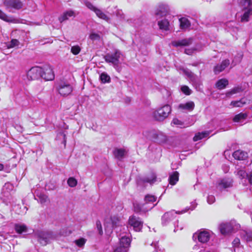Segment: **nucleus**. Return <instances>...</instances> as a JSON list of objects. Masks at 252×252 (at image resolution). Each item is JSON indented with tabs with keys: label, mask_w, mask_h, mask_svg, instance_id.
Segmentation results:
<instances>
[{
	"label": "nucleus",
	"mask_w": 252,
	"mask_h": 252,
	"mask_svg": "<svg viewBox=\"0 0 252 252\" xmlns=\"http://www.w3.org/2000/svg\"><path fill=\"white\" fill-rule=\"evenodd\" d=\"M241 21L247 22L252 15V0H243L241 2Z\"/></svg>",
	"instance_id": "nucleus-1"
},
{
	"label": "nucleus",
	"mask_w": 252,
	"mask_h": 252,
	"mask_svg": "<svg viewBox=\"0 0 252 252\" xmlns=\"http://www.w3.org/2000/svg\"><path fill=\"white\" fill-rule=\"evenodd\" d=\"M156 199L157 197L154 195H146L144 198L145 203L142 205L134 206V211L137 212H146L151 210L157 204L152 205V203L156 201Z\"/></svg>",
	"instance_id": "nucleus-2"
},
{
	"label": "nucleus",
	"mask_w": 252,
	"mask_h": 252,
	"mask_svg": "<svg viewBox=\"0 0 252 252\" xmlns=\"http://www.w3.org/2000/svg\"><path fill=\"white\" fill-rule=\"evenodd\" d=\"M105 61L111 63L114 67H117L123 60V55L119 50H115L113 53L107 54L104 57Z\"/></svg>",
	"instance_id": "nucleus-3"
},
{
	"label": "nucleus",
	"mask_w": 252,
	"mask_h": 252,
	"mask_svg": "<svg viewBox=\"0 0 252 252\" xmlns=\"http://www.w3.org/2000/svg\"><path fill=\"white\" fill-rule=\"evenodd\" d=\"M240 225L236 223L235 220H231L229 222L223 223L220 225L219 229L223 235H228L234 233L239 229Z\"/></svg>",
	"instance_id": "nucleus-4"
},
{
	"label": "nucleus",
	"mask_w": 252,
	"mask_h": 252,
	"mask_svg": "<svg viewBox=\"0 0 252 252\" xmlns=\"http://www.w3.org/2000/svg\"><path fill=\"white\" fill-rule=\"evenodd\" d=\"M171 111L170 106L168 104L164 105L155 110L153 113V116L157 121H162L168 117Z\"/></svg>",
	"instance_id": "nucleus-5"
},
{
	"label": "nucleus",
	"mask_w": 252,
	"mask_h": 252,
	"mask_svg": "<svg viewBox=\"0 0 252 252\" xmlns=\"http://www.w3.org/2000/svg\"><path fill=\"white\" fill-rule=\"evenodd\" d=\"M119 219L116 216L111 217L105 220L104 225L107 234H111L113 229L118 227L120 225Z\"/></svg>",
	"instance_id": "nucleus-6"
},
{
	"label": "nucleus",
	"mask_w": 252,
	"mask_h": 252,
	"mask_svg": "<svg viewBox=\"0 0 252 252\" xmlns=\"http://www.w3.org/2000/svg\"><path fill=\"white\" fill-rule=\"evenodd\" d=\"M3 3L5 9L9 11L19 10L23 7V3L20 0H3Z\"/></svg>",
	"instance_id": "nucleus-7"
},
{
	"label": "nucleus",
	"mask_w": 252,
	"mask_h": 252,
	"mask_svg": "<svg viewBox=\"0 0 252 252\" xmlns=\"http://www.w3.org/2000/svg\"><path fill=\"white\" fill-rule=\"evenodd\" d=\"M213 233L209 230L202 229L198 231L194 235H195L199 242L205 244L207 243L212 237Z\"/></svg>",
	"instance_id": "nucleus-8"
},
{
	"label": "nucleus",
	"mask_w": 252,
	"mask_h": 252,
	"mask_svg": "<svg viewBox=\"0 0 252 252\" xmlns=\"http://www.w3.org/2000/svg\"><path fill=\"white\" fill-rule=\"evenodd\" d=\"M59 94L63 96H66L72 92V86L67 82L61 81L57 86Z\"/></svg>",
	"instance_id": "nucleus-9"
},
{
	"label": "nucleus",
	"mask_w": 252,
	"mask_h": 252,
	"mask_svg": "<svg viewBox=\"0 0 252 252\" xmlns=\"http://www.w3.org/2000/svg\"><path fill=\"white\" fill-rule=\"evenodd\" d=\"M35 235L39 242L42 245H46L50 241L54 238L51 232L37 231Z\"/></svg>",
	"instance_id": "nucleus-10"
},
{
	"label": "nucleus",
	"mask_w": 252,
	"mask_h": 252,
	"mask_svg": "<svg viewBox=\"0 0 252 252\" xmlns=\"http://www.w3.org/2000/svg\"><path fill=\"white\" fill-rule=\"evenodd\" d=\"M143 222L139 217L132 216L129 218L128 224L135 231H140L143 227Z\"/></svg>",
	"instance_id": "nucleus-11"
},
{
	"label": "nucleus",
	"mask_w": 252,
	"mask_h": 252,
	"mask_svg": "<svg viewBox=\"0 0 252 252\" xmlns=\"http://www.w3.org/2000/svg\"><path fill=\"white\" fill-rule=\"evenodd\" d=\"M84 4L89 9L93 11L98 17L106 22H108L109 21V17L103 12L102 10L94 6L91 2L86 0L84 1Z\"/></svg>",
	"instance_id": "nucleus-12"
},
{
	"label": "nucleus",
	"mask_w": 252,
	"mask_h": 252,
	"mask_svg": "<svg viewBox=\"0 0 252 252\" xmlns=\"http://www.w3.org/2000/svg\"><path fill=\"white\" fill-rule=\"evenodd\" d=\"M42 68L39 66H34L29 69L27 72V77L29 80H34L41 77Z\"/></svg>",
	"instance_id": "nucleus-13"
},
{
	"label": "nucleus",
	"mask_w": 252,
	"mask_h": 252,
	"mask_svg": "<svg viewBox=\"0 0 252 252\" xmlns=\"http://www.w3.org/2000/svg\"><path fill=\"white\" fill-rule=\"evenodd\" d=\"M180 70L190 79L196 88H197V86L199 87L200 86L201 84L200 80L190 70L184 67L181 68Z\"/></svg>",
	"instance_id": "nucleus-14"
},
{
	"label": "nucleus",
	"mask_w": 252,
	"mask_h": 252,
	"mask_svg": "<svg viewBox=\"0 0 252 252\" xmlns=\"http://www.w3.org/2000/svg\"><path fill=\"white\" fill-rule=\"evenodd\" d=\"M13 189V185L9 183L5 184L2 188V192L0 198L2 200L3 202L6 204L8 203V200L10 196V191L12 190Z\"/></svg>",
	"instance_id": "nucleus-15"
},
{
	"label": "nucleus",
	"mask_w": 252,
	"mask_h": 252,
	"mask_svg": "<svg viewBox=\"0 0 252 252\" xmlns=\"http://www.w3.org/2000/svg\"><path fill=\"white\" fill-rule=\"evenodd\" d=\"M178 214H181L182 213H181V212H175L174 210L164 213L161 218L162 224L163 225H168L175 218L176 215Z\"/></svg>",
	"instance_id": "nucleus-16"
},
{
	"label": "nucleus",
	"mask_w": 252,
	"mask_h": 252,
	"mask_svg": "<svg viewBox=\"0 0 252 252\" xmlns=\"http://www.w3.org/2000/svg\"><path fill=\"white\" fill-rule=\"evenodd\" d=\"M43 72L41 73V77L47 81L52 80L54 79L55 75L53 68L51 66L46 65L42 68Z\"/></svg>",
	"instance_id": "nucleus-17"
},
{
	"label": "nucleus",
	"mask_w": 252,
	"mask_h": 252,
	"mask_svg": "<svg viewBox=\"0 0 252 252\" xmlns=\"http://www.w3.org/2000/svg\"><path fill=\"white\" fill-rule=\"evenodd\" d=\"M233 180L231 178H223L219 182L218 188L219 189L222 190L230 188L232 186Z\"/></svg>",
	"instance_id": "nucleus-18"
},
{
	"label": "nucleus",
	"mask_w": 252,
	"mask_h": 252,
	"mask_svg": "<svg viewBox=\"0 0 252 252\" xmlns=\"http://www.w3.org/2000/svg\"><path fill=\"white\" fill-rule=\"evenodd\" d=\"M169 7L165 4H160L156 11L155 15L158 19L160 17H163L166 15L169 12Z\"/></svg>",
	"instance_id": "nucleus-19"
},
{
	"label": "nucleus",
	"mask_w": 252,
	"mask_h": 252,
	"mask_svg": "<svg viewBox=\"0 0 252 252\" xmlns=\"http://www.w3.org/2000/svg\"><path fill=\"white\" fill-rule=\"evenodd\" d=\"M76 14L74 11L72 10H66L63 13V14L59 17V21L60 23L68 20L70 18H74Z\"/></svg>",
	"instance_id": "nucleus-20"
},
{
	"label": "nucleus",
	"mask_w": 252,
	"mask_h": 252,
	"mask_svg": "<svg viewBox=\"0 0 252 252\" xmlns=\"http://www.w3.org/2000/svg\"><path fill=\"white\" fill-rule=\"evenodd\" d=\"M230 64L229 60L223 61L220 64H217L214 67V71L216 74H219L227 67Z\"/></svg>",
	"instance_id": "nucleus-21"
},
{
	"label": "nucleus",
	"mask_w": 252,
	"mask_h": 252,
	"mask_svg": "<svg viewBox=\"0 0 252 252\" xmlns=\"http://www.w3.org/2000/svg\"><path fill=\"white\" fill-rule=\"evenodd\" d=\"M192 42V38H189L183 39L182 40H178V41H174L172 42V44L173 46L175 47L178 46H188L191 44Z\"/></svg>",
	"instance_id": "nucleus-22"
},
{
	"label": "nucleus",
	"mask_w": 252,
	"mask_h": 252,
	"mask_svg": "<svg viewBox=\"0 0 252 252\" xmlns=\"http://www.w3.org/2000/svg\"><path fill=\"white\" fill-rule=\"evenodd\" d=\"M233 157L235 159L238 160H245L248 156L247 153L239 150L233 153Z\"/></svg>",
	"instance_id": "nucleus-23"
},
{
	"label": "nucleus",
	"mask_w": 252,
	"mask_h": 252,
	"mask_svg": "<svg viewBox=\"0 0 252 252\" xmlns=\"http://www.w3.org/2000/svg\"><path fill=\"white\" fill-rule=\"evenodd\" d=\"M119 240L120 243L119 246L123 247L128 250L130 244V238L126 236V235H124L119 238Z\"/></svg>",
	"instance_id": "nucleus-24"
},
{
	"label": "nucleus",
	"mask_w": 252,
	"mask_h": 252,
	"mask_svg": "<svg viewBox=\"0 0 252 252\" xmlns=\"http://www.w3.org/2000/svg\"><path fill=\"white\" fill-rule=\"evenodd\" d=\"M144 183H149L150 185L153 184L157 181V176L155 173H151L142 179Z\"/></svg>",
	"instance_id": "nucleus-25"
},
{
	"label": "nucleus",
	"mask_w": 252,
	"mask_h": 252,
	"mask_svg": "<svg viewBox=\"0 0 252 252\" xmlns=\"http://www.w3.org/2000/svg\"><path fill=\"white\" fill-rule=\"evenodd\" d=\"M178 108L183 110L192 111L194 108V103L192 101H189L179 104Z\"/></svg>",
	"instance_id": "nucleus-26"
},
{
	"label": "nucleus",
	"mask_w": 252,
	"mask_h": 252,
	"mask_svg": "<svg viewBox=\"0 0 252 252\" xmlns=\"http://www.w3.org/2000/svg\"><path fill=\"white\" fill-rule=\"evenodd\" d=\"M247 117L248 114L247 113H240L234 117L233 121L235 123H242Z\"/></svg>",
	"instance_id": "nucleus-27"
},
{
	"label": "nucleus",
	"mask_w": 252,
	"mask_h": 252,
	"mask_svg": "<svg viewBox=\"0 0 252 252\" xmlns=\"http://www.w3.org/2000/svg\"><path fill=\"white\" fill-rule=\"evenodd\" d=\"M113 153L116 158L121 160L124 158L126 152L123 149H116L114 151Z\"/></svg>",
	"instance_id": "nucleus-28"
},
{
	"label": "nucleus",
	"mask_w": 252,
	"mask_h": 252,
	"mask_svg": "<svg viewBox=\"0 0 252 252\" xmlns=\"http://www.w3.org/2000/svg\"><path fill=\"white\" fill-rule=\"evenodd\" d=\"M180 28L183 30H186L190 26L189 20L185 17H182L179 19Z\"/></svg>",
	"instance_id": "nucleus-29"
},
{
	"label": "nucleus",
	"mask_w": 252,
	"mask_h": 252,
	"mask_svg": "<svg viewBox=\"0 0 252 252\" xmlns=\"http://www.w3.org/2000/svg\"><path fill=\"white\" fill-rule=\"evenodd\" d=\"M179 180V173L177 171L174 172L171 174L169 178V182L171 185H175Z\"/></svg>",
	"instance_id": "nucleus-30"
},
{
	"label": "nucleus",
	"mask_w": 252,
	"mask_h": 252,
	"mask_svg": "<svg viewBox=\"0 0 252 252\" xmlns=\"http://www.w3.org/2000/svg\"><path fill=\"white\" fill-rule=\"evenodd\" d=\"M228 84V81L226 79H221L217 82L216 86L218 89L221 90L224 89Z\"/></svg>",
	"instance_id": "nucleus-31"
},
{
	"label": "nucleus",
	"mask_w": 252,
	"mask_h": 252,
	"mask_svg": "<svg viewBox=\"0 0 252 252\" xmlns=\"http://www.w3.org/2000/svg\"><path fill=\"white\" fill-rule=\"evenodd\" d=\"M247 103V101L244 98H242L239 100L232 101L230 105L235 107H242Z\"/></svg>",
	"instance_id": "nucleus-32"
},
{
	"label": "nucleus",
	"mask_w": 252,
	"mask_h": 252,
	"mask_svg": "<svg viewBox=\"0 0 252 252\" xmlns=\"http://www.w3.org/2000/svg\"><path fill=\"white\" fill-rule=\"evenodd\" d=\"M242 237L247 242L252 241V231L243 230L241 232Z\"/></svg>",
	"instance_id": "nucleus-33"
},
{
	"label": "nucleus",
	"mask_w": 252,
	"mask_h": 252,
	"mask_svg": "<svg viewBox=\"0 0 252 252\" xmlns=\"http://www.w3.org/2000/svg\"><path fill=\"white\" fill-rule=\"evenodd\" d=\"M158 25L161 30L167 31L169 29V23L166 19H163L158 21Z\"/></svg>",
	"instance_id": "nucleus-34"
},
{
	"label": "nucleus",
	"mask_w": 252,
	"mask_h": 252,
	"mask_svg": "<svg viewBox=\"0 0 252 252\" xmlns=\"http://www.w3.org/2000/svg\"><path fill=\"white\" fill-rule=\"evenodd\" d=\"M210 134V131H206L202 132H198L195 134L193 137V140L196 141L202 139L203 138L206 137Z\"/></svg>",
	"instance_id": "nucleus-35"
},
{
	"label": "nucleus",
	"mask_w": 252,
	"mask_h": 252,
	"mask_svg": "<svg viewBox=\"0 0 252 252\" xmlns=\"http://www.w3.org/2000/svg\"><path fill=\"white\" fill-rule=\"evenodd\" d=\"M15 229L18 233L21 234L23 232H27V227L24 224H16L15 225Z\"/></svg>",
	"instance_id": "nucleus-36"
},
{
	"label": "nucleus",
	"mask_w": 252,
	"mask_h": 252,
	"mask_svg": "<svg viewBox=\"0 0 252 252\" xmlns=\"http://www.w3.org/2000/svg\"><path fill=\"white\" fill-rule=\"evenodd\" d=\"M243 90L241 87H235L233 89H231L230 91H228L226 93V96L230 97L233 94L239 93L242 92Z\"/></svg>",
	"instance_id": "nucleus-37"
},
{
	"label": "nucleus",
	"mask_w": 252,
	"mask_h": 252,
	"mask_svg": "<svg viewBox=\"0 0 252 252\" xmlns=\"http://www.w3.org/2000/svg\"><path fill=\"white\" fill-rule=\"evenodd\" d=\"M100 79L102 83H106L110 82V76L106 73L103 72L100 75Z\"/></svg>",
	"instance_id": "nucleus-38"
},
{
	"label": "nucleus",
	"mask_w": 252,
	"mask_h": 252,
	"mask_svg": "<svg viewBox=\"0 0 252 252\" xmlns=\"http://www.w3.org/2000/svg\"><path fill=\"white\" fill-rule=\"evenodd\" d=\"M0 19L6 22H12L13 20L0 9Z\"/></svg>",
	"instance_id": "nucleus-39"
},
{
	"label": "nucleus",
	"mask_w": 252,
	"mask_h": 252,
	"mask_svg": "<svg viewBox=\"0 0 252 252\" xmlns=\"http://www.w3.org/2000/svg\"><path fill=\"white\" fill-rule=\"evenodd\" d=\"M237 175L240 179H242L245 178L246 177H247L248 173H246L244 169L241 168L237 169Z\"/></svg>",
	"instance_id": "nucleus-40"
},
{
	"label": "nucleus",
	"mask_w": 252,
	"mask_h": 252,
	"mask_svg": "<svg viewBox=\"0 0 252 252\" xmlns=\"http://www.w3.org/2000/svg\"><path fill=\"white\" fill-rule=\"evenodd\" d=\"M81 51V48L78 45L73 46L71 48V52L74 55H78Z\"/></svg>",
	"instance_id": "nucleus-41"
},
{
	"label": "nucleus",
	"mask_w": 252,
	"mask_h": 252,
	"mask_svg": "<svg viewBox=\"0 0 252 252\" xmlns=\"http://www.w3.org/2000/svg\"><path fill=\"white\" fill-rule=\"evenodd\" d=\"M19 42L17 39H12L10 42L8 43L7 44V47L8 48H13L16 46L19 45Z\"/></svg>",
	"instance_id": "nucleus-42"
},
{
	"label": "nucleus",
	"mask_w": 252,
	"mask_h": 252,
	"mask_svg": "<svg viewBox=\"0 0 252 252\" xmlns=\"http://www.w3.org/2000/svg\"><path fill=\"white\" fill-rule=\"evenodd\" d=\"M77 180L73 177L69 178L67 180V184L70 187H75L77 185Z\"/></svg>",
	"instance_id": "nucleus-43"
},
{
	"label": "nucleus",
	"mask_w": 252,
	"mask_h": 252,
	"mask_svg": "<svg viewBox=\"0 0 252 252\" xmlns=\"http://www.w3.org/2000/svg\"><path fill=\"white\" fill-rule=\"evenodd\" d=\"M86 242V240L81 238L74 241L75 244L79 247H83Z\"/></svg>",
	"instance_id": "nucleus-44"
},
{
	"label": "nucleus",
	"mask_w": 252,
	"mask_h": 252,
	"mask_svg": "<svg viewBox=\"0 0 252 252\" xmlns=\"http://www.w3.org/2000/svg\"><path fill=\"white\" fill-rule=\"evenodd\" d=\"M181 89L182 92L186 95H189L191 93V90L187 86H182Z\"/></svg>",
	"instance_id": "nucleus-45"
},
{
	"label": "nucleus",
	"mask_w": 252,
	"mask_h": 252,
	"mask_svg": "<svg viewBox=\"0 0 252 252\" xmlns=\"http://www.w3.org/2000/svg\"><path fill=\"white\" fill-rule=\"evenodd\" d=\"M36 196L38 197L39 200L41 203H45L47 200L48 197L45 194H40L39 195L37 194Z\"/></svg>",
	"instance_id": "nucleus-46"
},
{
	"label": "nucleus",
	"mask_w": 252,
	"mask_h": 252,
	"mask_svg": "<svg viewBox=\"0 0 252 252\" xmlns=\"http://www.w3.org/2000/svg\"><path fill=\"white\" fill-rule=\"evenodd\" d=\"M197 204L195 202H192L191 203V206L189 208H187L185 210H183L182 211H181V213L183 214L188 211L189 209H190L191 210H193L195 209V208L196 207Z\"/></svg>",
	"instance_id": "nucleus-47"
},
{
	"label": "nucleus",
	"mask_w": 252,
	"mask_h": 252,
	"mask_svg": "<svg viewBox=\"0 0 252 252\" xmlns=\"http://www.w3.org/2000/svg\"><path fill=\"white\" fill-rule=\"evenodd\" d=\"M90 38L91 40H99L100 39V36L98 34L95 33H92L90 35Z\"/></svg>",
	"instance_id": "nucleus-48"
},
{
	"label": "nucleus",
	"mask_w": 252,
	"mask_h": 252,
	"mask_svg": "<svg viewBox=\"0 0 252 252\" xmlns=\"http://www.w3.org/2000/svg\"><path fill=\"white\" fill-rule=\"evenodd\" d=\"M128 249L125 248L123 247L118 246L116 247L113 252H127Z\"/></svg>",
	"instance_id": "nucleus-49"
},
{
	"label": "nucleus",
	"mask_w": 252,
	"mask_h": 252,
	"mask_svg": "<svg viewBox=\"0 0 252 252\" xmlns=\"http://www.w3.org/2000/svg\"><path fill=\"white\" fill-rule=\"evenodd\" d=\"M172 124L175 125H177L179 127H182V126H183V122L176 118L173 119L172 122Z\"/></svg>",
	"instance_id": "nucleus-50"
},
{
	"label": "nucleus",
	"mask_w": 252,
	"mask_h": 252,
	"mask_svg": "<svg viewBox=\"0 0 252 252\" xmlns=\"http://www.w3.org/2000/svg\"><path fill=\"white\" fill-rule=\"evenodd\" d=\"M216 200L215 197L213 195H209L207 197V202L209 204H212L215 202Z\"/></svg>",
	"instance_id": "nucleus-51"
},
{
	"label": "nucleus",
	"mask_w": 252,
	"mask_h": 252,
	"mask_svg": "<svg viewBox=\"0 0 252 252\" xmlns=\"http://www.w3.org/2000/svg\"><path fill=\"white\" fill-rule=\"evenodd\" d=\"M151 246L154 248V251L158 252L160 251L159 248L158 242H153L151 244Z\"/></svg>",
	"instance_id": "nucleus-52"
},
{
	"label": "nucleus",
	"mask_w": 252,
	"mask_h": 252,
	"mask_svg": "<svg viewBox=\"0 0 252 252\" xmlns=\"http://www.w3.org/2000/svg\"><path fill=\"white\" fill-rule=\"evenodd\" d=\"M96 227L99 231V233L100 234H102V226L101 224L100 221L97 220L96 222Z\"/></svg>",
	"instance_id": "nucleus-53"
},
{
	"label": "nucleus",
	"mask_w": 252,
	"mask_h": 252,
	"mask_svg": "<svg viewBox=\"0 0 252 252\" xmlns=\"http://www.w3.org/2000/svg\"><path fill=\"white\" fill-rule=\"evenodd\" d=\"M240 240L238 238H235L233 242H232V244L233 245L234 247H238L239 246V245L240 244Z\"/></svg>",
	"instance_id": "nucleus-54"
},
{
	"label": "nucleus",
	"mask_w": 252,
	"mask_h": 252,
	"mask_svg": "<svg viewBox=\"0 0 252 252\" xmlns=\"http://www.w3.org/2000/svg\"><path fill=\"white\" fill-rule=\"evenodd\" d=\"M247 179L251 185H252V171L248 173Z\"/></svg>",
	"instance_id": "nucleus-55"
},
{
	"label": "nucleus",
	"mask_w": 252,
	"mask_h": 252,
	"mask_svg": "<svg viewBox=\"0 0 252 252\" xmlns=\"http://www.w3.org/2000/svg\"><path fill=\"white\" fill-rule=\"evenodd\" d=\"M195 51V49H185V52L186 54H188V55H191L193 52L194 51Z\"/></svg>",
	"instance_id": "nucleus-56"
},
{
	"label": "nucleus",
	"mask_w": 252,
	"mask_h": 252,
	"mask_svg": "<svg viewBox=\"0 0 252 252\" xmlns=\"http://www.w3.org/2000/svg\"><path fill=\"white\" fill-rule=\"evenodd\" d=\"M178 221L177 220L175 223H174V226H175V229H174V231H176L177 230H178L179 229L180 230H182L183 229V227L182 226H181V227H179L178 226Z\"/></svg>",
	"instance_id": "nucleus-57"
},
{
	"label": "nucleus",
	"mask_w": 252,
	"mask_h": 252,
	"mask_svg": "<svg viewBox=\"0 0 252 252\" xmlns=\"http://www.w3.org/2000/svg\"><path fill=\"white\" fill-rule=\"evenodd\" d=\"M59 136H61V137H62L63 138V143H64V144L65 145V143H66V135L64 133V132H62L59 133Z\"/></svg>",
	"instance_id": "nucleus-58"
},
{
	"label": "nucleus",
	"mask_w": 252,
	"mask_h": 252,
	"mask_svg": "<svg viewBox=\"0 0 252 252\" xmlns=\"http://www.w3.org/2000/svg\"><path fill=\"white\" fill-rule=\"evenodd\" d=\"M235 22L234 21H230L229 23L226 24V26L228 27L229 28H231V27H233V24H234Z\"/></svg>",
	"instance_id": "nucleus-59"
},
{
	"label": "nucleus",
	"mask_w": 252,
	"mask_h": 252,
	"mask_svg": "<svg viewBox=\"0 0 252 252\" xmlns=\"http://www.w3.org/2000/svg\"><path fill=\"white\" fill-rule=\"evenodd\" d=\"M122 13V11H118L117 13V14H119L121 16V18H124V16L123 13Z\"/></svg>",
	"instance_id": "nucleus-60"
},
{
	"label": "nucleus",
	"mask_w": 252,
	"mask_h": 252,
	"mask_svg": "<svg viewBox=\"0 0 252 252\" xmlns=\"http://www.w3.org/2000/svg\"><path fill=\"white\" fill-rule=\"evenodd\" d=\"M3 169V165L2 164L0 163V171L2 170Z\"/></svg>",
	"instance_id": "nucleus-61"
},
{
	"label": "nucleus",
	"mask_w": 252,
	"mask_h": 252,
	"mask_svg": "<svg viewBox=\"0 0 252 252\" xmlns=\"http://www.w3.org/2000/svg\"><path fill=\"white\" fill-rule=\"evenodd\" d=\"M0 219L5 220L4 217L0 214Z\"/></svg>",
	"instance_id": "nucleus-62"
}]
</instances>
